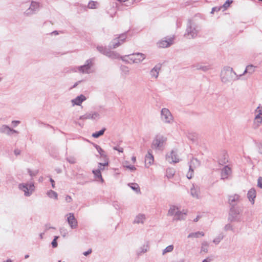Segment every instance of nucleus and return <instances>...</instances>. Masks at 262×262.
<instances>
[{
	"instance_id": "nucleus-35",
	"label": "nucleus",
	"mask_w": 262,
	"mask_h": 262,
	"mask_svg": "<svg viewBox=\"0 0 262 262\" xmlns=\"http://www.w3.org/2000/svg\"><path fill=\"white\" fill-rule=\"evenodd\" d=\"M209 244L207 242H204L202 244L201 246V252H204L205 253H206L208 252V247Z\"/></svg>"
},
{
	"instance_id": "nucleus-30",
	"label": "nucleus",
	"mask_w": 262,
	"mask_h": 262,
	"mask_svg": "<svg viewBox=\"0 0 262 262\" xmlns=\"http://www.w3.org/2000/svg\"><path fill=\"white\" fill-rule=\"evenodd\" d=\"M204 236V233L202 231H198L196 232H192L190 233L188 235V238H198L200 236Z\"/></svg>"
},
{
	"instance_id": "nucleus-59",
	"label": "nucleus",
	"mask_w": 262,
	"mask_h": 262,
	"mask_svg": "<svg viewBox=\"0 0 262 262\" xmlns=\"http://www.w3.org/2000/svg\"><path fill=\"white\" fill-rule=\"evenodd\" d=\"M211 259L209 258H207L205 259H204L202 262H210Z\"/></svg>"
},
{
	"instance_id": "nucleus-60",
	"label": "nucleus",
	"mask_w": 262,
	"mask_h": 262,
	"mask_svg": "<svg viewBox=\"0 0 262 262\" xmlns=\"http://www.w3.org/2000/svg\"><path fill=\"white\" fill-rule=\"evenodd\" d=\"M199 216H197L195 219H194V220H193V221H194V222H198V220H199Z\"/></svg>"
},
{
	"instance_id": "nucleus-57",
	"label": "nucleus",
	"mask_w": 262,
	"mask_h": 262,
	"mask_svg": "<svg viewBox=\"0 0 262 262\" xmlns=\"http://www.w3.org/2000/svg\"><path fill=\"white\" fill-rule=\"evenodd\" d=\"M50 182L52 184V187L53 188H55V182L52 179H50Z\"/></svg>"
},
{
	"instance_id": "nucleus-16",
	"label": "nucleus",
	"mask_w": 262,
	"mask_h": 262,
	"mask_svg": "<svg viewBox=\"0 0 262 262\" xmlns=\"http://www.w3.org/2000/svg\"><path fill=\"white\" fill-rule=\"evenodd\" d=\"M190 193L193 198L199 199L200 195V187L192 184L190 189Z\"/></svg>"
},
{
	"instance_id": "nucleus-7",
	"label": "nucleus",
	"mask_w": 262,
	"mask_h": 262,
	"mask_svg": "<svg viewBox=\"0 0 262 262\" xmlns=\"http://www.w3.org/2000/svg\"><path fill=\"white\" fill-rule=\"evenodd\" d=\"M161 119L162 122L166 124H171L174 121L173 117L167 108H163L161 111Z\"/></svg>"
},
{
	"instance_id": "nucleus-58",
	"label": "nucleus",
	"mask_w": 262,
	"mask_h": 262,
	"mask_svg": "<svg viewBox=\"0 0 262 262\" xmlns=\"http://www.w3.org/2000/svg\"><path fill=\"white\" fill-rule=\"evenodd\" d=\"M132 161L133 163H135L136 162V157L135 156H133L132 157Z\"/></svg>"
},
{
	"instance_id": "nucleus-44",
	"label": "nucleus",
	"mask_w": 262,
	"mask_h": 262,
	"mask_svg": "<svg viewBox=\"0 0 262 262\" xmlns=\"http://www.w3.org/2000/svg\"><path fill=\"white\" fill-rule=\"evenodd\" d=\"M188 139L194 141L195 140L196 137L194 134H188L187 135Z\"/></svg>"
},
{
	"instance_id": "nucleus-21",
	"label": "nucleus",
	"mask_w": 262,
	"mask_h": 262,
	"mask_svg": "<svg viewBox=\"0 0 262 262\" xmlns=\"http://www.w3.org/2000/svg\"><path fill=\"white\" fill-rule=\"evenodd\" d=\"M241 200V196L237 194H234L229 196L228 202L231 205H234L237 203L239 202Z\"/></svg>"
},
{
	"instance_id": "nucleus-8",
	"label": "nucleus",
	"mask_w": 262,
	"mask_h": 262,
	"mask_svg": "<svg viewBox=\"0 0 262 262\" xmlns=\"http://www.w3.org/2000/svg\"><path fill=\"white\" fill-rule=\"evenodd\" d=\"M262 123V108L257 107L255 111V117L253 120L254 128L258 127Z\"/></svg>"
},
{
	"instance_id": "nucleus-47",
	"label": "nucleus",
	"mask_w": 262,
	"mask_h": 262,
	"mask_svg": "<svg viewBox=\"0 0 262 262\" xmlns=\"http://www.w3.org/2000/svg\"><path fill=\"white\" fill-rule=\"evenodd\" d=\"M148 246L147 245H144L141 248V251H140V253H145L146 252L147 250H148Z\"/></svg>"
},
{
	"instance_id": "nucleus-13",
	"label": "nucleus",
	"mask_w": 262,
	"mask_h": 262,
	"mask_svg": "<svg viewBox=\"0 0 262 262\" xmlns=\"http://www.w3.org/2000/svg\"><path fill=\"white\" fill-rule=\"evenodd\" d=\"M67 221L72 229H75L77 227V221L73 213H69L67 214Z\"/></svg>"
},
{
	"instance_id": "nucleus-55",
	"label": "nucleus",
	"mask_w": 262,
	"mask_h": 262,
	"mask_svg": "<svg viewBox=\"0 0 262 262\" xmlns=\"http://www.w3.org/2000/svg\"><path fill=\"white\" fill-rule=\"evenodd\" d=\"M12 123L14 125V126H17L18 124L20 123V121H16V120H14V121H13L12 122Z\"/></svg>"
},
{
	"instance_id": "nucleus-53",
	"label": "nucleus",
	"mask_w": 262,
	"mask_h": 262,
	"mask_svg": "<svg viewBox=\"0 0 262 262\" xmlns=\"http://www.w3.org/2000/svg\"><path fill=\"white\" fill-rule=\"evenodd\" d=\"M51 244L53 248H56L57 247V241L55 240H53Z\"/></svg>"
},
{
	"instance_id": "nucleus-50",
	"label": "nucleus",
	"mask_w": 262,
	"mask_h": 262,
	"mask_svg": "<svg viewBox=\"0 0 262 262\" xmlns=\"http://www.w3.org/2000/svg\"><path fill=\"white\" fill-rule=\"evenodd\" d=\"M210 69L209 66H200L198 69L202 70L203 71H206Z\"/></svg>"
},
{
	"instance_id": "nucleus-22",
	"label": "nucleus",
	"mask_w": 262,
	"mask_h": 262,
	"mask_svg": "<svg viewBox=\"0 0 262 262\" xmlns=\"http://www.w3.org/2000/svg\"><path fill=\"white\" fill-rule=\"evenodd\" d=\"M85 100L86 97L83 95H80V96H77L75 99H72L71 102L73 104V105H80L82 103V102Z\"/></svg>"
},
{
	"instance_id": "nucleus-18",
	"label": "nucleus",
	"mask_w": 262,
	"mask_h": 262,
	"mask_svg": "<svg viewBox=\"0 0 262 262\" xmlns=\"http://www.w3.org/2000/svg\"><path fill=\"white\" fill-rule=\"evenodd\" d=\"M160 69L161 67L160 66L156 65L150 70L149 74L151 79L154 80L157 79L159 76Z\"/></svg>"
},
{
	"instance_id": "nucleus-6",
	"label": "nucleus",
	"mask_w": 262,
	"mask_h": 262,
	"mask_svg": "<svg viewBox=\"0 0 262 262\" xmlns=\"http://www.w3.org/2000/svg\"><path fill=\"white\" fill-rule=\"evenodd\" d=\"M18 188L24 192V195L26 196H30L35 190L33 182L20 183L18 185Z\"/></svg>"
},
{
	"instance_id": "nucleus-37",
	"label": "nucleus",
	"mask_w": 262,
	"mask_h": 262,
	"mask_svg": "<svg viewBox=\"0 0 262 262\" xmlns=\"http://www.w3.org/2000/svg\"><path fill=\"white\" fill-rule=\"evenodd\" d=\"M108 165V163L107 162L104 163H98V167L97 170H99V171L101 172L102 171H103L105 169V166H107Z\"/></svg>"
},
{
	"instance_id": "nucleus-31",
	"label": "nucleus",
	"mask_w": 262,
	"mask_h": 262,
	"mask_svg": "<svg viewBox=\"0 0 262 262\" xmlns=\"http://www.w3.org/2000/svg\"><path fill=\"white\" fill-rule=\"evenodd\" d=\"M47 194L51 199H54L55 200H57L58 199V194L53 190H50L47 192Z\"/></svg>"
},
{
	"instance_id": "nucleus-9",
	"label": "nucleus",
	"mask_w": 262,
	"mask_h": 262,
	"mask_svg": "<svg viewBox=\"0 0 262 262\" xmlns=\"http://www.w3.org/2000/svg\"><path fill=\"white\" fill-rule=\"evenodd\" d=\"M166 160L170 163H178L180 159L177 155V151L172 150L166 155Z\"/></svg>"
},
{
	"instance_id": "nucleus-26",
	"label": "nucleus",
	"mask_w": 262,
	"mask_h": 262,
	"mask_svg": "<svg viewBox=\"0 0 262 262\" xmlns=\"http://www.w3.org/2000/svg\"><path fill=\"white\" fill-rule=\"evenodd\" d=\"M103 54L112 59H118L120 57V55L118 53L114 51L108 50L107 52H103Z\"/></svg>"
},
{
	"instance_id": "nucleus-3",
	"label": "nucleus",
	"mask_w": 262,
	"mask_h": 262,
	"mask_svg": "<svg viewBox=\"0 0 262 262\" xmlns=\"http://www.w3.org/2000/svg\"><path fill=\"white\" fill-rule=\"evenodd\" d=\"M145 58V55L140 53H136L121 57L123 61L128 63H138L142 62Z\"/></svg>"
},
{
	"instance_id": "nucleus-40",
	"label": "nucleus",
	"mask_w": 262,
	"mask_h": 262,
	"mask_svg": "<svg viewBox=\"0 0 262 262\" xmlns=\"http://www.w3.org/2000/svg\"><path fill=\"white\" fill-rule=\"evenodd\" d=\"M67 160L71 164L76 163V159L74 157H69L67 158Z\"/></svg>"
},
{
	"instance_id": "nucleus-12",
	"label": "nucleus",
	"mask_w": 262,
	"mask_h": 262,
	"mask_svg": "<svg viewBox=\"0 0 262 262\" xmlns=\"http://www.w3.org/2000/svg\"><path fill=\"white\" fill-rule=\"evenodd\" d=\"M173 43V37L165 38L157 43L160 48H167Z\"/></svg>"
},
{
	"instance_id": "nucleus-14",
	"label": "nucleus",
	"mask_w": 262,
	"mask_h": 262,
	"mask_svg": "<svg viewBox=\"0 0 262 262\" xmlns=\"http://www.w3.org/2000/svg\"><path fill=\"white\" fill-rule=\"evenodd\" d=\"M99 114L96 112H91L87 113L84 115L81 116L79 118L80 119H96L99 118Z\"/></svg>"
},
{
	"instance_id": "nucleus-28",
	"label": "nucleus",
	"mask_w": 262,
	"mask_h": 262,
	"mask_svg": "<svg viewBox=\"0 0 262 262\" xmlns=\"http://www.w3.org/2000/svg\"><path fill=\"white\" fill-rule=\"evenodd\" d=\"M186 215V213L184 210L181 211L180 210L179 212L174 216V219L176 220H183L185 219Z\"/></svg>"
},
{
	"instance_id": "nucleus-11",
	"label": "nucleus",
	"mask_w": 262,
	"mask_h": 262,
	"mask_svg": "<svg viewBox=\"0 0 262 262\" xmlns=\"http://www.w3.org/2000/svg\"><path fill=\"white\" fill-rule=\"evenodd\" d=\"M39 4L36 2H32L30 7L26 10L25 14L27 15H31L39 10Z\"/></svg>"
},
{
	"instance_id": "nucleus-43",
	"label": "nucleus",
	"mask_w": 262,
	"mask_h": 262,
	"mask_svg": "<svg viewBox=\"0 0 262 262\" xmlns=\"http://www.w3.org/2000/svg\"><path fill=\"white\" fill-rule=\"evenodd\" d=\"M224 230L225 231H229V230L232 231L233 230V227L231 224H228L226 225L224 227Z\"/></svg>"
},
{
	"instance_id": "nucleus-56",
	"label": "nucleus",
	"mask_w": 262,
	"mask_h": 262,
	"mask_svg": "<svg viewBox=\"0 0 262 262\" xmlns=\"http://www.w3.org/2000/svg\"><path fill=\"white\" fill-rule=\"evenodd\" d=\"M92 252V250L91 249H89L87 251H85L83 253V255L85 256H87L89 254Z\"/></svg>"
},
{
	"instance_id": "nucleus-10",
	"label": "nucleus",
	"mask_w": 262,
	"mask_h": 262,
	"mask_svg": "<svg viewBox=\"0 0 262 262\" xmlns=\"http://www.w3.org/2000/svg\"><path fill=\"white\" fill-rule=\"evenodd\" d=\"M126 38L125 34L120 35L118 38L114 39L111 43V47L115 49L119 47L124 41Z\"/></svg>"
},
{
	"instance_id": "nucleus-42",
	"label": "nucleus",
	"mask_w": 262,
	"mask_h": 262,
	"mask_svg": "<svg viewBox=\"0 0 262 262\" xmlns=\"http://www.w3.org/2000/svg\"><path fill=\"white\" fill-rule=\"evenodd\" d=\"M97 3L92 1L88 4V7L91 9L95 8L97 5Z\"/></svg>"
},
{
	"instance_id": "nucleus-15",
	"label": "nucleus",
	"mask_w": 262,
	"mask_h": 262,
	"mask_svg": "<svg viewBox=\"0 0 262 262\" xmlns=\"http://www.w3.org/2000/svg\"><path fill=\"white\" fill-rule=\"evenodd\" d=\"M232 171L231 168L228 166H224L221 170V179L225 180L229 178L231 175Z\"/></svg>"
},
{
	"instance_id": "nucleus-52",
	"label": "nucleus",
	"mask_w": 262,
	"mask_h": 262,
	"mask_svg": "<svg viewBox=\"0 0 262 262\" xmlns=\"http://www.w3.org/2000/svg\"><path fill=\"white\" fill-rule=\"evenodd\" d=\"M65 200H66L67 202L70 203V202H71L72 201V198L70 195H67L66 196Z\"/></svg>"
},
{
	"instance_id": "nucleus-62",
	"label": "nucleus",
	"mask_w": 262,
	"mask_h": 262,
	"mask_svg": "<svg viewBox=\"0 0 262 262\" xmlns=\"http://www.w3.org/2000/svg\"><path fill=\"white\" fill-rule=\"evenodd\" d=\"M58 237H59L58 236H54V238L53 240L57 241V239L58 238Z\"/></svg>"
},
{
	"instance_id": "nucleus-27",
	"label": "nucleus",
	"mask_w": 262,
	"mask_h": 262,
	"mask_svg": "<svg viewBox=\"0 0 262 262\" xmlns=\"http://www.w3.org/2000/svg\"><path fill=\"white\" fill-rule=\"evenodd\" d=\"M180 208L174 205L170 206L168 211V214L171 216H175L179 212Z\"/></svg>"
},
{
	"instance_id": "nucleus-54",
	"label": "nucleus",
	"mask_w": 262,
	"mask_h": 262,
	"mask_svg": "<svg viewBox=\"0 0 262 262\" xmlns=\"http://www.w3.org/2000/svg\"><path fill=\"white\" fill-rule=\"evenodd\" d=\"M14 154L16 156H18L20 154V150L18 149H16L14 150Z\"/></svg>"
},
{
	"instance_id": "nucleus-45",
	"label": "nucleus",
	"mask_w": 262,
	"mask_h": 262,
	"mask_svg": "<svg viewBox=\"0 0 262 262\" xmlns=\"http://www.w3.org/2000/svg\"><path fill=\"white\" fill-rule=\"evenodd\" d=\"M232 3V1L227 0V1H226V2L223 5V7L225 9H226L227 8H228L230 6V4Z\"/></svg>"
},
{
	"instance_id": "nucleus-46",
	"label": "nucleus",
	"mask_w": 262,
	"mask_h": 262,
	"mask_svg": "<svg viewBox=\"0 0 262 262\" xmlns=\"http://www.w3.org/2000/svg\"><path fill=\"white\" fill-rule=\"evenodd\" d=\"M193 169L190 170L189 169V171L188 172V173H187V175H186L187 178L188 179H191L193 177Z\"/></svg>"
},
{
	"instance_id": "nucleus-5",
	"label": "nucleus",
	"mask_w": 262,
	"mask_h": 262,
	"mask_svg": "<svg viewBox=\"0 0 262 262\" xmlns=\"http://www.w3.org/2000/svg\"><path fill=\"white\" fill-rule=\"evenodd\" d=\"M187 33L185 35L188 38H193L195 37L199 31V27L196 26L195 23L189 20L186 30Z\"/></svg>"
},
{
	"instance_id": "nucleus-39",
	"label": "nucleus",
	"mask_w": 262,
	"mask_h": 262,
	"mask_svg": "<svg viewBox=\"0 0 262 262\" xmlns=\"http://www.w3.org/2000/svg\"><path fill=\"white\" fill-rule=\"evenodd\" d=\"M95 147L101 156L106 157V155L104 154V151L99 145H96Z\"/></svg>"
},
{
	"instance_id": "nucleus-23",
	"label": "nucleus",
	"mask_w": 262,
	"mask_h": 262,
	"mask_svg": "<svg viewBox=\"0 0 262 262\" xmlns=\"http://www.w3.org/2000/svg\"><path fill=\"white\" fill-rule=\"evenodd\" d=\"M146 220L145 215L144 214H139L135 218L134 221V224H144Z\"/></svg>"
},
{
	"instance_id": "nucleus-51",
	"label": "nucleus",
	"mask_w": 262,
	"mask_h": 262,
	"mask_svg": "<svg viewBox=\"0 0 262 262\" xmlns=\"http://www.w3.org/2000/svg\"><path fill=\"white\" fill-rule=\"evenodd\" d=\"M97 49H98V50L100 52H101L102 53H103V52H107V51H108V50L106 49L103 48L102 46L98 47H97Z\"/></svg>"
},
{
	"instance_id": "nucleus-48",
	"label": "nucleus",
	"mask_w": 262,
	"mask_h": 262,
	"mask_svg": "<svg viewBox=\"0 0 262 262\" xmlns=\"http://www.w3.org/2000/svg\"><path fill=\"white\" fill-rule=\"evenodd\" d=\"M113 149L117 150L119 152H123L124 151V149L123 147L117 146L113 147Z\"/></svg>"
},
{
	"instance_id": "nucleus-32",
	"label": "nucleus",
	"mask_w": 262,
	"mask_h": 262,
	"mask_svg": "<svg viewBox=\"0 0 262 262\" xmlns=\"http://www.w3.org/2000/svg\"><path fill=\"white\" fill-rule=\"evenodd\" d=\"M128 185L137 193L140 192V189L139 186L137 183H129Z\"/></svg>"
},
{
	"instance_id": "nucleus-25",
	"label": "nucleus",
	"mask_w": 262,
	"mask_h": 262,
	"mask_svg": "<svg viewBox=\"0 0 262 262\" xmlns=\"http://www.w3.org/2000/svg\"><path fill=\"white\" fill-rule=\"evenodd\" d=\"M200 165V161L196 158H192L189 163V168L190 170L195 169Z\"/></svg>"
},
{
	"instance_id": "nucleus-36",
	"label": "nucleus",
	"mask_w": 262,
	"mask_h": 262,
	"mask_svg": "<svg viewBox=\"0 0 262 262\" xmlns=\"http://www.w3.org/2000/svg\"><path fill=\"white\" fill-rule=\"evenodd\" d=\"M105 129V128H103L99 132L94 133L92 136L94 138H97L104 134Z\"/></svg>"
},
{
	"instance_id": "nucleus-29",
	"label": "nucleus",
	"mask_w": 262,
	"mask_h": 262,
	"mask_svg": "<svg viewBox=\"0 0 262 262\" xmlns=\"http://www.w3.org/2000/svg\"><path fill=\"white\" fill-rule=\"evenodd\" d=\"M255 69V67L253 66V65H249L248 66H247L244 73L241 75L242 76L247 73H249L250 74H252V73H253L254 72Z\"/></svg>"
},
{
	"instance_id": "nucleus-24",
	"label": "nucleus",
	"mask_w": 262,
	"mask_h": 262,
	"mask_svg": "<svg viewBox=\"0 0 262 262\" xmlns=\"http://www.w3.org/2000/svg\"><path fill=\"white\" fill-rule=\"evenodd\" d=\"M92 173L94 174L95 179L96 181L103 183L104 180L102 178L101 172L99 171V170L94 169L92 170Z\"/></svg>"
},
{
	"instance_id": "nucleus-19",
	"label": "nucleus",
	"mask_w": 262,
	"mask_h": 262,
	"mask_svg": "<svg viewBox=\"0 0 262 262\" xmlns=\"http://www.w3.org/2000/svg\"><path fill=\"white\" fill-rule=\"evenodd\" d=\"M256 196V192L255 189H250L247 193V198L252 205H254L255 203V199Z\"/></svg>"
},
{
	"instance_id": "nucleus-41",
	"label": "nucleus",
	"mask_w": 262,
	"mask_h": 262,
	"mask_svg": "<svg viewBox=\"0 0 262 262\" xmlns=\"http://www.w3.org/2000/svg\"><path fill=\"white\" fill-rule=\"evenodd\" d=\"M223 236H219L215 238L213 240V242L215 244H218L221 241V240L223 239Z\"/></svg>"
},
{
	"instance_id": "nucleus-33",
	"label": "nucleus",
	"mask_w": 262,
	"mask_h": 262,
	"mask_svg": "<svg viewBox=\"0 0 262 262\" xmlns=\"http://www.w3.org/2000/svg\"><path fill=\"white\" fill-rule=\"evenodd\" d=\"M128 163V161H125L123 163V167L124 168H126L129 169L131 171H135L136 170V167L134 165H126L125 163Z\"/></svg>"
},
{
	"instance_id": "nucleus-61",
	"label": "nucleus",
	"mask_w": 262,
	"mask_h": 262,
	"mask_svg": "<svg viewBox=\"0 0 262 262\" xmlns=\"http://www.w3.org/2000/svg\"><path fill=\"white\" fill-rule=\"evenodd\" d=\"M43 234H44V233H41L40 234L39 236H40V238H42Z\"/></svg>"
},
{
	"instance_id": "nucleus-38",
	"label": "nucleus",
	"mask_w": 262,
	"mask_h": 262,
	"mask_svg": "<svg viewBox=\"0 0 262 262\" xmlns=\"http://www.w3.org/2000/svg\"><path fill=\"white\" fill-rule=\"evenodd\" d=\"M174 174V170L173 169L168 168L166 170V176L168 178H171Z\"/></svg>"
},
{
	"instance_id": "nucleus-64",
	"label": "nucleus",
	"mask_w": 262,
	"mask_h": 262,
	"mask_svg": "<svg viewBox=\"0 0 262 262\" xmlns=\"http://www.w3.org/2000/svg\"><path fill=\"white\" fill-rule=\"evenodd\" d=\"M53 34H58V32L57 31H54L53 33Z\"/></svg>"
},
{
	"instance_id": "nucleus-34",
	"label": "nucleus",
	"mask_w": 262,
	"mask_h": 262,
	"mask_svg": "<svg viewBox=\"0 0 262 262\" xmlns=\"http://www.w3.org/2000/svg\"><path fill=\"white\" fill-rule=\"evenodd\" d=\"M174 249V246L173 245H170L166 247L162 251V255H165L167 253L171 252L173 251Z\"/></svg>"
},
{
	"instance_id": "nucleus-1",
	"label": "nucleus",
	"mask_w": 262,
	"mask_h": 262,
	"mask_svg": "<svg viewBox=\"0 0 262 262\" xmlns=\"http://www.w3.org/2000/svg\"><path fill=\"white\" fill-rule=\"evenodd\" d=\"M242 75H238L230 67H226L221 72V80L224 83H228L239 79Z\"/></svg>"
},
{
	"instance_id": "nucleus-2",
	"label": "nucleus",
	"mask_w": 262,
	"mask_h": 262,
	"mask_svg": "<svg viewBox=\"0 0 262 262\" xmlns=\"http://www.w3.org/2000/svg\"><path fill=\"white\" fill-rule=\"evenodd\" d=\"M167 138L162 134H157L154 137L151 145L152 149L156 150H163L166 145Z\"/></svg>"
},
{
	"instance_id": "nucleus-4",
	"label": "nucleus",
	"mask_w": 262,
	"mask_h": 262,
	"mask_svg": "<svg viewBox=\"0 0 262 262\" xmlns=\"http://www.w3.org/2000/svg\"><path fill=\"white\" fill-rule=\"evenodd\" d=\"M93 65L94 59H89L86 61L84 65L73 68L72 71L75 72L79 71L81 73L89 74L94 72L92 68Z\"/></svg>"
},
{
	"instance_id": "nucleus-63",
	"label": "nucleus",
	"mask_w": 262,
	"mask_h": 262,
	"mask_svg": "<svg viewBox=\"0 0 262 262\" xmlns=\"http://www.w3.org/2000/svg\"><path fill=\"white\" fill-rule=\"evenodd\" d=\"M29 173L31 176L34 175V174H33V173L30 170H29Z\"/></svg>"
},
{
	"instance_id": "nucleus-49",
	"label": "nucleus",
	"mask_w": 262,
	"mask_h": 262,
	"mask_svg": "<svg viewBox=\"0 0 262 262\" xmlns=\"http://www.w3.org/2000/svg\"><path fill=\"white\" fill-rule=\"evenodd\" d=\"M257 186L262 188V177H259L257 180Z\"/></svg>"
},
{
	"instance_id": "nucleus-20",
	"label": "nucleus",
	"mask_w": 262,
	"mask_h": 262,
	"mask_svg": "<svg viewBox=\"0 0 262 262\" xmlns=\"http://www.w3.org/2000/svg\"><path fill=\"white\" fill-rule=\"evenodd\" d=\"M0 133L11 135L12 133H18L16 130L11 129L6 125H3L0 127Z\"/></svg>"
},
{
	"instance_id": "nucleus-17",
	"label": "nucleus",
	"mask_w": 262,
	"mask_h": 262,
	"mask_svg": "<svg viewBox=\"0 0 262 262\" xmlns=\"http://www.w3.org/2000/svg\"><path fill=\"white\" fill-rule=\"evenodd\" d=\"M154 162V156L150 150H148L145 157V165L146 167H149L153 164Z\"/></svg>"
}]
</instances>
